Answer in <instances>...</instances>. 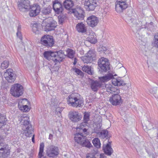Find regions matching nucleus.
<instances>
[{"instance_id":"1","label":"nucleus","mask_w":158,"mask_h":158,"mask_svg":"<svg viewBox=\"0 0 158 158\" xmlns=\"http://www.w3.org/2000/svg\"><path fill=\"white\" fill-rule=\"evenodd\" d=\"M44 56L46 59L52 60L56 64L62 61L65 55L64 51L60 50L56 52L45 51L44 53Z\"/></svg>"},{"instance_id":"2","label":"nucleus","mask_w":158,"mask_h":158,"mask_svg":"<svg viewBox=\"0 0 158 158\" xmlns=\"http://www.w3.org/2000/svg\"><path fill=\"white\" fill-rule=\"evenodd\" d=\"M21 125H23L25 128L24 133L27 136L29 137L32 134V131L31 124L30 123L29 117L26 114H21L19 118Z\"/></svg>"},{"instance_id":"3","label":"nucleus","mask_w":158,"mask_h":158,"mask_svg":"<svg viewBox=\"0 0 158 158\" xmlns=\"http://www.w3.org/2000/svg\"><path fill=\"white\" fill-rule=\"evenodd\" d=\"M67 102L69 106L74 107H80L83 105V100L78 98L73 94L69 96Z\"/></svg>"},{"instance_id":"4","label":"nucleus","mask_w":158,"mask_h":158,"mask_svg":"<svg viewBox=\"0 0 158 158\" xmlns=\"http://www.w3.org/2000/svg\"><path fill=\"white\" fill-rule=\"evenodd\" d=\"M59 148L54 145H49L46 148V153L49 158H55L59 154Z\"/></svg>"},{"instance_id":"5","label":"nucleus","mask_w":158,"mask_h":158,"mask_svg":"<svg viewBox=\"0 0 158 158\" xmlns=\"http://www.w3.org/2000/svg\"><path fill=\"white\" fill-rule=\"evenodd\" d=\"M99 71L101 73L106 72L110 69V64L108 59L102 57L98 61Z\"/></svg>"},{"instance_id":"6","label":"nucleus","mask_w":158,"mask_h":158,"mask_svg":"<svg viewBox=\"0 0 158 158\" xmlns=\"http://www.w3.org/2000/svg\"><path fill=\"white\" fill-rule=\"evenodd\" d=\"M23 87L20 84L17 83L13 84L10 89V94L16 97H18L23 94Z\"/></svg>"},{"instance_id":"7","label":"nucleus","mask_w":158,"mask_h":158,"mask_svg":"<svg viewBox=\"0 0 158 158\" xmlns=\"http://www.w3.org/2000/svg\"><path fill=\"white\" fill-rule=\"evenodd\" d=\"M40 43L42 44L48 48L51 47L54 44V40L52 36L44 35L41 37Z\"/></svg>"},{"instance_id":"8","label":"nucleus","mask_w":158,"mask_h":158,"mask_svg":"<svg viewBox=\"0 0 158 158\" xmlns=\"http://www.w3.org/2000/svg\"><path fill=\"white\" fill-rule=\"evenodd\" d=\"M98 5V0H85L84 6L87 11H93Z\"/></svg>"},{"instance_id":"9","label":"nucleus","mask_w":158,"mask_h":158,"mask_svg":"<svg viewBox=\"0 0 158 158\" xmlns=\"http://www.w3.org/2000/svg\"><path fill=\"white\" fill-rule=\"evenodd\" d=\"M10 147L7 144L0 145V158L7 157L10 154Z\"/></svg>"},{"instance_id":"10","label":"nucleus","mask_w":158,"mask_h":158,"mask_svg":"<svg viewBox=\"0 0 158 158\" xmlns=\"http://www.w3.org/2000/svg\"><path fill=\"white\" fill-rule=\"evenodd\" d=\"M4 76L5 79L9 82L13 83L16 79V74L13 73L12 69H8L4 73Z\"/></svg>"},{"instance_id":"11","label":"nucleus","mask_w":158,"mask_h":158,"mask_svg":"<svg viewBox=\"0 0 158 158\" xmlns=\"http://www.w3.org/2000/svg\"><path fill=\"white\" fill-rule=\"evenodd\" d=\"M18 5L20 11H25L29 9L30 1L29 0H20L18 2Z\"/></svg>"},{"instance_id":"12","label":"nucleus","mask_w":158,"mask_h":158,"mask_svg":"<svg viewBox=\"0 0 158 158\" xmlns=\"http://www.w3.org/2000/svg\"><path fill=\"white\" fill-rule=\"evenodd\" d=\"M127 0H121L117 1L115 3V10L118 12H120L128 7L126 3Z\"/></svg>"},{"instance_id":"13","label":"nucleus","mask_w":158,"mask_h":158,"mask_svg":"<svg viewBox=\"0 0 158 158\" xmlns=\"http://www.w3.org/2000/svg\"><path fill=\"white\" fill-rule=\"evenodd\" d=\"M30 10L29 15L30 17H33L37 15L40 11V6L38 4H34L30 6Z\"/></svg>"},{"instance_id":"14","label":"nucleus","mask_w":158,"mask_h":158,"mask_svg":"<svg viewBox=\"0 0 158 158\" xmlns=\"http://www.w3.org/2000/svg\"><path fill=\"white\" fill-rule=\"evenodd\" d=\"M70 119L73 122H77L82 118V116L78 112L76 111H71L69 114Z\"/></svg>"},{"instance_id":"15","label":"nucleus","mask_w":158,"mask_h":158,"mask_svg":"<svg viewBox=\"0 0 158 158\" xmlns=\"http://www.w3.org/2000/svg\"><path fill=\"white\" fill-rule=\"evenodd\" d=\"M99 21V18L94 15L89 16L86 20V22L88 25L93 27L96 26Z\"/></svg>"},{"instance_id":"16","label":"nucleus","mask_w":158,"mask_h":158,"mask_svg":"<svg viewBox=\"0 0 158 158\" xmlns=\"http://www.w3.org/2000/svg\"><path fill=\"white\" fill-rule=\"evenodd\" d=\"M109 101L113 105L117 106L121 104L123 100L119 95L114 94L110 98Z\"/></svg>"},{"instance_id":"17","label":"nucleus","mask_w":158,"mask_h":158,"mask_svg":"<svg viewBox=\"0 0 158 158\" xmlns=\"http://www.w3.org/2000/svg\"><path fill=\"white\" fill-rule=\"evenodd\" d=\"M72 12L77 19L82 20L84 19V12L83 10L79 9H72Z\"/></svg>"},{"instance_id":"18","label":"nucleus","mask_w":158,"mask_h":158,"mask_svg":"<svg viewBox=\"0 0 158 158\" xmlns=\"http://www.w3.org/2000/svg\"><path fill=\"white\" fill-rule=\"evenodd\" d=\"M53 8L57 14L61 13L63 10L61 4L57 0H55L53 2Z\"/></svg>"},{"instance_id":"19","label":"nucleus","mask_w":158,"mask_h":158,"mask_svg":"<svg viewBox=\"0 0 158 158\" xmlns=\"http://www.w3.org/2000/svg\"><path fill=\"white\" fill-rule=\"evenodd\" d=\"M77 31L79 33H86L87 31L86 26L82 22L78 23L76 27Z\"/></svg>"},{"instance_id":"20","label":"nucleus","mask_w":158,"mask_h":158,"mask_svg":"<svg viewBox=\"0 0 158 158\" xmlns=\"http://www.w3.org/2000/svg\"><path fill=\"white\" fill-rule=\"evenodd\" d=\"M101 83L98 81L91 80L90 86L91 89L94 92H97L101 87Z\"/></svg>"},{"instance_id":"21","label":"nucleus","mask_w":158,"mask_h":158,"mask_svg":"<svg viewBox=\"0 0 158 158\" xmlns=\"http://www.w3.org/2000/svg\"><path fill=\"white\" fill-rule=\"evenodd\" d=\"M108 143L106 145H103V149L106 154L110 156L113 153V150L110 145L111 142H108Z\"/></svg>"},{"instance_id":"22","label":"nucleus","mask_w":158,"mask_h":158,"mask_svg":"<svg viewBox=\"0 0 158 158\" xmlns=\"http://www.w3.org/2000/svg\"><path fill=\"white\" fill-rule=\"evenodd\" d=\"M85 136H83L82 133H76L75 134L74 140L76 142L79 144L82 143V142L85 139Z\"/></svg>"},{"instance_id":"23","label":"nucleus","mask_w":158,"mask_h":158,"mask_svg":"<svg viewBox=\"0 0 158 158\" xmlns=\"http://www.w3.org/2000/svg\"><path fill=\"white\" fill-rule=\"evenodd\" d=\"M105 89L106 91L110 93L116 92L118 93V90L114 86L110 84H107L105 85Z\"/></svg>"},{"instance_id":"24","label":"nucleus","mask_w":158,"mask_h":158,"mask_svg":"<svg viewBox=\"0 0 158 158\" xmlns=\"http://www.w3.org/2000/svg\"><path fill=\"white\" fill-rule=\"evenodd\" d=\"M111 79H112V84L115 86H123L125 84L124 82L121 78H115L113 77Z\"/></svg>"},{"instance_id":"25","label":"nucleus","mask_w":158,"mask_h":158,"mask_svg":"<svg viewBox=\"0 0 158 158\" xmlns=\"http://www.w3.org/2000/svg\"><path fill=\"white\" fill-rule=\"evenodd\" d=\"M63 5L66 9L70 10L73 6L74 3L72 0H65L63 2Z\"/></svg>"},{"instance_id":"26","label":"nucleus","mask_w":158,"mask_h":158,"mask_svg":"<svg viewBox=\"0 0 158 158\" xmlns=\"http://www.w3.org/2000/svg\"><path fill=\"white\" fill-rule=\"evenodd\" d=\"M113 78V75L109 73L105 76L99 78V79L102 82H105Z\"/></svg>"},{"instance_id":"27","label":"nucleus","mask_w":158,"mask_h":158,"mask_svg":"<svg viewBox=\"0 0 158 158\" xmlns=\"http://www.w3.org/2000/svg\"><path fill=\"white\" fill-rule=\"evenodd\" d=\"M41 26L40 24L37 23H34L32 25V29L33 32L36 34H38L40 32Z\"/></svg>"},{"instance_id":"28","label":"nucleus","mask_w":158,"mask_h":158,"mask_svg":"<svg viewBox=\"0 0 158 158\" xmlns=\"http://www.w3.org/2000/svg\"><path fill=\"white\" fill-rule=\"evenodd\" d=\"M7 119L5 115L0 114V128L6 125V124Z\"/></svg>"},{"instance_id":"29","label":"nucleus","mask_w":158,"mask_h":158,"mask_svg":"<svg viewBox=\"0 0 158 158\" xmlns=\"http://www.w3.org/2000/svg\"><path fill=\"white\" fill-rule=\"evenodd\" d=\"M52 11V8L51 6H48L47 7L44 8L41 11L43 15H49Z\"/></svg>"},{"instance_id":"30","label":"nucleus","mask_w":158,"mask_h":158,"mask_svg":"<svg viewBox=\"0 0 158 158\" xmlns=\"http://www.w3.org/2000/svg\"><path fill=\"white\" fill-rule=\"evenodd\" d=\"M86 56L93 60L95 59V52L94 50H90L86 54Z\"/></svg>"},{"instance_id":"31","label":"nucleus","mask_w":158,"mask_h":158,"mask_svg":"<svg viewBox=\"0 0 158 158\" xmlns=\"http://www.w3.org/2000/svg\"><path fill=\"white\" fill-rule=\"evenodd\" d=\"M82 70L90 75H92L94 73L93 71L88 66H84L82 68Z\"/></svg>"},{"instance_id":"32","label":"nucleus","mask_w":158,"mask_h":158,"mask_svg":"<svg viewBox=\"0 0 158 158\" xmlns=\"http://www.w3.org/2000/svg\"><path fill=\"white\" fill-rule=\"evenodd\" d=\"M44 144L43 143H41L40 146L39 152L38 154L39 158H41L43 156V153L44 152ZM42 158H47L46 157H44Z\"/></svg>"},{"instance_id":"33","label":"nucleus","mask_w":158,"mask_h":158,"mask_svg":"<svg viewBox=\"0 0 158 158\" xmlns=\"http://www.w3.org/2000/svg\"><path fill=\"white\" fill-rule=\"evenodd\" d=\"M92 143L94 145L96 148H98L100 147L101 143L98 138H94L92 140Z\"/></svg>"},{"instance_id":"34","label":"nucleus","mask_w":158,"mask_h":158,"mask_svg":"<svg viewBox=\"0 0 158 158\" xmlns=\"http://www.w3.org/2000/svg\"><path fill=\"white\" fill-rule=\"evenodd\" d=\"M80 144L82 146L87 147V148H90L92 146L90 142L88 140L86 139V137H85V139L82 142V143H81Z\"/></svg>"},{"instance_id":"35","label":"nucleus","mask_w":158,"mask_h":158,"mask_svg":"<svg viewBox=\"0 0 158 158\" xmlns=\"http://www.w3.org/2000/svg\"><path fill=\"white\" fill-rule=\"evenodd\" d=\"M90 120V114L88 112H85L84 113L83 118V122L87 124Z\"/></svg>"},{"instance_id":"36","label":"nucleus","mask_w":158,"mask_h":158,"mask_svg":"<svg viewBox=\"0 0 158 158\" xmlns=\"http://www.w3.org/2000/svg\"><path fill=\"white\" fill-rule=\"evenodd\" d=\"M67 55L70 58L72 59L74 58V55L75 54V51L71 49H68L67 51Z\"/></svg>"},{"instance_id":"37","label":"nucleus","mask_w":158,"mask_h":158,"mask_svg":"<svg viewBox=\"0 0 158 158\" xmlns=\"http://www.w3.org/2000/svg\"><path fill=\"white\" fill-rule=\"evenodd\" d=\"M88 41L92 44H95L97 41V40L95 36L90 35L87 38Z\"/></svg>"},{"instance_id":"38","label":"nucleus","mask_w":158,"mask_h":158,"mask_svg":"<svg viewBox=\"0 0 158 158\" xmlns=\"http://www.w3.org/2000/svg\"><path fill=\"white\" fill-rule=\"evenodd\" d=\"M9 64V63L8 60H5L1 64V68L3 69H6L8 67Z\"/></svg>"},{"instance_id":"39","label":"nucleus","mask_w":158,"mask_h":158,"mask_svg":"<svg viewBox=\"0 0 158 158\" xmlns=\"http://www.w3.org/2000/svg\"><path fill=\"white\" fill-rule=\"evenodd\" d=\"M102 126V124L101 122H99L97 124L96 127H94V132L97 134L101 130V127Z\"/></svg>"},{"instance_id":"40","label":"nucleus","mask_w":158,"mask_h":158,"mask_svg":"<svg viewBox=\"0 0 158 158\" xmlns=\"http://www.w3.org/2000/svg\"><path fill=\"white\" fill-rule=\"evenodd\" d=\"M82 60L84 63L88 64L91 62L93 60L88 57L86 56H83L82 58Z\"/></svg>"},{"instance_id":"41","label":"nucleus","mask_w":158,"mask_h":158,"mask_svg":"<svg viewBox=\"0 0 158 158\" xmlns=\"http://www.w3.org/2000/svg\"><path fill=\"white\" fill-rule=\"evenodd\" d=\"M87 125V124L83 122L78 124L76 128L77 130L79 129L80 130H81L84 127H85Z\"/></svg>"},{"instance_id":"42","label":"nucleus","mask_w":158,"mask_h":158,"mask_svg":"<svg viewBox=\"0 0 158 158\" xmlns=\"http://www.w3.org/2000/svg\"><path fill=\"white\" fill-rule=\"evenodd\" d=\"M108 131L107 130H104L100 132V136L102 138H104L107 136Z\"/></svg>"},{"instance_id":"43","label":"nucleus","mask_w":158,"mask_h":158,"mask_svg":"<svg viewBox=\"0 0 158 158\" xmlns=\"http://www.w3.org/2000/svg\"><path fill=\"white\" fill-rule=\"evenodd\" d=\"M153 44L156 47L158 48V34L154 35Z\"/></svg>"},{"instance_id":"44","label":"nucleus","mask_w":158,"mask_h":158,"mask_svg":"<svg viewBox=\"0 0 158 158\" xmlns=\"http://www.w3.org/2000/svg\"><path fill=\"white\" fill-rule=\"evenodd\" d=\"M19 108L21 110L25 112L28 111L30 110L28 106L27 105L21 106Z\"/></svg>"},{"instance_id":"45","label":"nucleus","mask_w":158,"mask_h":158,"mask_svg":"<svg viewBox=\"0 0 158 158\" xmlns=\"http://www.w3.org/2000/svg\"><path fill=\"white\" fill-rule=\"evenodd\" d=\"M58 18L59 23L61 24L63 23L64 20L66 19V16L64 15H60Z\"/></svg>"},{"instance_id":"46","label":"nucleus","mask_w":158,"mask_h":158,"mask_svg":"<svg viewBox=\"0 0 158 158\" xmlns=\"http://www.w3.org/2000/svg\"><path fill=\"white\" fill-rule=\"evenodd\" d=\"M136 21L135 19H132L130 17H128L126 19V21L128 23L130 24L133 23L134 24Z\"/></svg>"},{"instance_id":"47","label":"nucleus","mask_w":158,"mask_h":158,"mask_svg":"<svg viewBox=\"0 0 158 158\" xmlns=\"http://www.w3.org/2000/svg\"><path fill=\"white\" fill-rule=\"evenodd\" d=\"M48 24H50V27H51V29L52 30L54 29L57 25L56 23L54 21H53L50 23H48Z\"/></svg>"},{"instance_id":"48","label":"nucleus","mask_w":158,"mask_h":158,"mask_svg":"<svg viewBox=\"0 0 158 158\" xmlns=\"http://www.w3.org/2000/svg\"><path fill=\"white\" fill-rule=\"evenodd\" d=\"M73 70L75 71V72L78 75H82V72L79 69L75 68L73 69Z\"/></svg>"},{"instance_id":"49","label":"nucleus","mask_w":158,"mask_h":158,"mask_svg":"<svg viewBox=\"0 0 158 158\" xmlns=\"http://www.w3.org/2000/svg\"><path fill=\"white\" fill-rule=\"evenodd\" d=\"M51 27H50V24H48L47 23L45 27V31H49L52 30V29H51Z\"/></svg>"},{"instance_id":"50","label":"nucleus","mask_w":158,"mask_h":158,"mask_svg":"<svg viewBox=\"0 0 158 158\" xmlns=\"http://www.w3.org/2000/svg\"><path fill=\"white\" fill-rule=\"evenodd\" d=\"M63 110V108L58 107L57 108L56 110V112L57 113V114H59V117L61 115V113L62 111Z\"/></svg>"},{"instance_id":"51","label":"nucleus","mask_w":158,"mask_h":158,"mask_svg":"<svg viewBox=\"0 0 158 158\" xmlns=\"http://www.w3.org/2000/svg\"><path fill=\"white\" fill-rule=\"evenodd\" d=\"M153 24V23L152 22H151L150 23H146V25H144V27H143L142 28H147L148 29H149V28L148 27L150 25L152 26Z\"/></svg>"},{"instance_id":"52","label":"nucleus","mask_w":158,"mask_h":158,"mask_svg":"<svg viewBox=\"0 0 158 158\" xmlns=\"http://www.w3.org/2000/svg\"><path fill=\"white\" fill-rule=\"evenodd\" d=\"M124 85V89L125 90H127L130 87H131V84H126L125 83V84L124 85Z\"/></svg>"},{"instance_id":"53","label":"nucleus","mask_w":158,"mask_h":158,"mask_svg":"<svg viewBox=\"0 0 158 158\" xmlns=\"http://www.w3.org/2000/svg\"><path fill=\"white\" fill-rule=\"evenodd\" d=\"M16 35L19 38V39L22 40V36L21 34V31L17 32L16 33Z\"/></svg>"},{"instance_id":"54","label":"nucleus","mask_w":158,"mask_h":158,"mask_svg":"<svg viewBox=\"0 0 158 158\" xmlns=\"http://www.w3.org/2000/svg\"><path fill=\"white\" fill-rule=\"evenodd\" d=\"M55 69H54V68H52V69H50V70L52 73H53L54 71H57L59 69V67H56Z\"/></svg>"},{"instance_id":"55","label":"nucleus","mask_w":158,"mask_h":158,"mask_svg":"<svg viewBox=\"0 0 158 158\" xmlns=\"http://www.w3.org/2000/svg\"><path fill=\"white\" fill-rule=\"evenodd\" d=\"M99 158H106V157L104 154H101L100 155Z\"/></svg>"},{"instance_id":"56","label":"nucleus","mask_w":158,"mask_h":158,"mask_svg":"<svg viewBox=\"0 0 158 158\" xmlns=\"http://www.w3.org/2000/svg\"><path fill=\"white\" fill-rule=\"evenodd\" d=\"M82 130L83 132L85 134H87V129L86 128L84 127Z\"/></svg>"},{"instance_id":"57","label":"nucleus","mask_w":158,"mask_h":158,"mask_svg":"<svg viewBox=\"0 0 158 158\" xmlns=\"http://www.w3.org/2000/svg\"><path fill=\"white\" fill-rule=\"evenodd\" d=\"M17 32L21 31V26L20 25H19L17 27Z\"/></svg>"},{"instance_id":"58","label":"nucleus","mask_w":158,"mask_h":158,"mask_svg":"<svg viewBox=\"0 0 158 158\" xmlns=\"http://www.w3.org/2000/svg\"><path fill=\"white\" fill-rule=\"evenodd\" d=\"M2 141H3L2 139V138L1 137V136H0V145H3L4 144H3L2 143Z\"/></svg>"},{"instance_id":"59","label":"nucleus","mask_w":158,"mask_h":158,"mask_svg":"<svg viewBox=\"0 0 158 158\" xmlns=\"http://www.w3.org/2000/svg\"><path fill=\"white\" fill-rule=\"evenodd\" d=\"M32 141L33 142V143H35V135H32Z\"/></svg>"},{"instance_id":"60","label":"nucleus","mask_w":158,"mask_h":158,"mask_svg":"<svg viewBox=\"0 0 158 158\" xmlns=\"http://www.w3.org/2000/svg\"><path fill=\"white\" fill-rule=\"evenodd\" d=\"M74 59V61L73 64L74 65H75L76 64V63H77V59L76 58H75Z\"/></svg>"},{"instance_id":"61","label":"nucleus","mask_w":158,"mask_h":158,"mask_svg":"<svg viewBox=\"0 0 158 158\" xmlns=\"http://www.w3.org/2000/svg\"><path fill=\"white\" fill-rule=\"evenodd\" d=\"M52 136H53V135H52L51 134H50L49 135V139H51L52 138Z\"/></svg>"},{"instance_id":"62","label":"nucleus","mask_w":158,"mask_h":158,"mask_svg":"<svg viewBox=\"0 0 158 158\" xmlns=\"http://www.w3.org/2000/svg\"><path fill=\"white\" fill-rule=\"evenodd\" d=\"M87 158H96L95 156H93V157H91L89 156H87Z\"/></svg>"},{"instance_id":"63","label":"nucleus","mask_w":158,"mask_h":158,"mask_svg":"<svg viewBox=\"0 0 158 158\" xmlns=\"http://www.w3.org/2000/svg\"><path fill=\"white\" fill-rule=\"evenodd\" d=\"M150 125H152V124L151 123L150 124Z\"/></svg>"},{"instance_id":"64","label":"nucleus","mask_w":158,"mask_h":158,"mask_svg":"<svg viewBox=\"0 0 158 158\" xmlns=\"http://www.w3.org/2000/svg\"><path fill=\"white\" fill-rule=\"evenodd\" d=\"M151 129V128L148 129L149 130H150Z\"/></svg>"}]
</instances>
